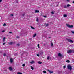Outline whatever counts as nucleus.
<instances>
[{
    "instance_id": "nucleus-1",
    "label": "nucleus",
    "mask_w": 74,
    "mask_h": 74,
    "mask_svg": "<svg viewBox=\"0 0 74 74\" xmlns=\"http://www.w3.org/2000/svg\"><path fill=\"white\" fill-rule=\"evenodd\" d=\"M67 69L68 70H70V71H71V70H72V67H71V66L70 65H68L67 66Z\"/></svg>"
},
{
    "instance_id": "nucleus-2",
    "label": "nucleus",
    "mask_w": 74,
    "mask_h": 74,
    "mask_svg": "<svg viewBox=\"0 0 74 74\" xmlns=\"http://www.w3.org/2000/svg\"><path fill=\"white\" fill-rule=\"evenodd\" d=\"M74 50H68L67 51V53H74Z\"/></svg>"
},
{
    "instance_id": "nucleus-3",
    "label": "nucleus",
    "mask_w": 74,
    "mask_h": 74,
    "mask_svg": "<svg viewBox=\"0 0 74 74\" xmlns=\"http://www.w3.org/2000/svg\"><path fill=\"white\" fill-rule=\"evenodd\" d=\"M66 40L69 42H70L71 43H73L74 42L73 40L70 39H66Z\"/></svg>"
},
{
    "instance_id": "nucleus-4",
    "label": "nucleus",
    "mask_w": 74,
    "mask_h": 74,
    "mask_svg": "<svg viewBox=\"0 0 74 74\" xmlns=\"http://www.w3.org/2000/svg\"><path fill=\"white\" fill-rule=\"evenodd\" d=\"M66 26L67 27H69V28H72V27H73V25H70L68 24H66Z\"/></svg>"
},
{
    "instance_id": "nucleus-5",
    "label": "nucleus",
    "mask_w": 74,
    "mask_h": 74,
    "mask_svg": "<svg viewBox=\"0 0 74 74\" xmlns=\"http://www.w3.org/2000/svg\"><path fill=\"white\" fill-rule=\"evenodd\" d=\"M47 71H49V72L50 73H53V71H51L49 70H47Z\"/></svg>"
},
{
    "instance_id": "nucleus-6",
    "label": "nucleus",
    "mask_w": 74,
    "mask_h": 74,
    "mask_svg": "<svg viewBox=\"0 0 74 74\" xmlns=\"http://www.w3.org/2000/svg\"><path fill=\"white\" fill-rule=\"evenodd\" d=\"M35 63V62L34 61H32L31 62H30V63H31V64H33V63Z\"/></svg>"
},
{
    "instance_id": "nucleus-7",
    "label": "nucleus",
    "mask_w": 74,
    "mask_h": 74,
    "mask_svg": "<svg viewBox=\"0 0 74 74\" xmlns=\"http://www.w3.org/2000/svg\"><path fill=\"white\" fill-rule=\"evenodd\" d=\"M9 69L10 70V71H12V68L11 67H9Z\"/></svg>"
},
{
    "instance_id": "nucleus-8",
    "label": "nucleus",
    "mask_w": 74,
    "mask_h": 74,
    "mask_svg": "<svg viewBox=\"0 0 74 74\" xmlns=\"http://www.w3.org/2000/svg\"><path fill=\"white\" fill-rule=\"evenodd\" d=\"M10 61L11 63H12V62H13V59L12 58H11L10 59Z\"/></svg>"
},
{
    "instance_id": "nucleus-9",
    "label": "nucleus",
    "mask_w": 74,
    "mask_h": 74,
    "mask_svg": "<svg viewBox=\"0 0 74 74\" xmlns=\"http://www.w3.org/2000/svg\"><path fill=\"white\" fill-rule=\"evenodd\" d=\"M39 10H35V12L36 13L37 12L38 13L39 12Z\"/></svg>"
},
{
    "instance_id": "nucleus-10",
    "label": "nucleus",
    "mask_w": 74,
    "mask_h": 74,
    "mask_svg": "<svg viewBox=\"0 0 74 74\" xmlns=\"http://www.w3.org/2000/svg\"><path fill=\"white\" fill-rule=\"evenodd\" d=\"M58 56H60L61 57V56H62V54L60 53H58Z\"/></svg>"
},
{
    "instance_id": "nucleus-11",
    "label": "nucleus",
    "mask_w": 74,
    "mask_h": 74,
    "mask_svg": "<svg viewBox=\"0 0 74 74\" xmlns=\"http://www.w3.org/2000/svg\"><path fill=\"white\" fill-rule=\"evenodd\" d=\"M13 42H9V44L10 45H12V44H13Z\"/></svg>"
},
{
    "instance_id": "nucleus-12",
    "label": "nucleus",
    "mask_w": 74,
    "mask_h": 74,
    "mask_svg": "<svg viewBox=\"0 0 74 74\" xmlns=\"http://www.w3.org/2000/svg\"><path fill=\"white\" fill-rule=\"evenodd\" d=\"M36 35H37V34H34L33 35V37H35L36 36Z\"/></svg>"
},
{
    "instance_id": "nucleus-13",
    "label": "nucleus",
    "mask_w": 74,
    "mask_h": 74,
    "mask_svg": "<svg viewBox=\"0 0 74 74\" xmlns=\"http://www.w3.org/2000/svg\"><path fill=\"white\" fill-rule=\"evenodd\" d=\"M5 37H4L3 38V41L4 42V41H5Z\"/></svg>"
},
{
    "instance_id": "nucleus-14",
    "label": "nucleus",
    "mask_w": 74,
    "mask_h": 74,
    "mask_svg": "<svg viewBox=\"0 0 74 74\" xmlns=\"http://www.w3.org/2000/svg\"><path fill=\"white\" fill-rule=\"evenodd\" d=\"M38 64H41L42 62L41 61H38Z\"/></svg>"
},
{
    "instance_id": "nucleus-15",
    "label": "nucleus",
    "mask_w": 74,
    "mask_h": 74,
    "mask_svg": "<svg viewBox=\"0 0 74 74\" xmlns=\"http://www.w3.org/2000/svg\"><path fill=\"white\" fill-rule=\"evenodd\" d=\"M43 73H44V74H46V73H47V72L46 71H43Z\"/></svg>"
},
{
    "instance_id": "nucleus-16",
    "label": "nucleus",
    "mask_w": 74,
    "mask_h": 74,
    "mask_svg": "<svg viewBox=\"0 0 74 74\" xmlns=\"http://www.w3.org/2000/svg\"><path fill=\"white\" fill-rule=\"evenodd\" d=\"M66 62H67V63H70V61L69 60L66 61Z\"/></svg>"
},
{
    "instance_id": "nucleus-17",
    "label": "nucleus",
    "mask_w": 74,
    "mask_h": 74,
    "mask_svg": "<svg viewBox=\"0 0 74 74\" xmlns=\"http://www.w3.org/2000/svg\"><path fill=\"white\" fill-rule=\"evenodd\" d=\"M40 55H42L43 54V52H40Z\"/></svg>"
},
{
    "instance_id": "nucleus-18",
    "label": "nucleus",
    "mask_w": 74,
    "mask_h": 74,
    "mask_svg": "<svg viewBox=\"0 0 74 74\" xmlns=\"http://www.w3.org/2000/svg\"><path fill=\"white\" fill-rule=\"evenodd\" d=\"M6 26V24H5V23H4V24L3 25V26Z\"/></svg>"
},
{
    "instance_id": "nucleus-19",
    "label": "nucleus",
    "mask_w": 74,
    "mask_h": 74,
    "mask_svg": "<svg viewBox=\"0 0 74 74\" xmlns=\"http://www.w3.org/2000/svg\"><path fill=\"white\" fill-rule=\"evenodd\" d=\"M51 13L52 14H54V12L52 11L51 12Z\"/></svg>"
},
{
    "instance_id": "nucleus-20",
    "label": "nucleus",
    "mask_w": 74,
    "mask_h": 74,
    "mask_svg": "<svg viewBox=\"0 0 74 74\" xmlns=\"http://www.w3.org/2000/svg\"><path fill=\"white\" fill-rule=\"evenodd\" d=\"M31 68L32 70H33V69H34V68H33V66H31Z\"/></svg>"
},
{
    "instance_id": "nucleus-21",
    "label": "nucleus",
    "mask_w": 74,
    "mask_h": 74,
    "mask_svg": "<svg viewBox=\"0 0 74 74\" xmlns=\"http://www.w3.org/2000/svg\"><path fill=\"white\" fill-rule=\"evenodd\" d=\"M64 17H67V15L66 14H64Z\"/></svg>"
},
{
    "instance_id": "nucleus-22",
    "label": "nucleus",
    "mask_w": 74,
    "mask_h": 74,
    "mask_svg": "<svg viewBox=\"0 0 74 74\" xmlns=\"http://www.w3.org/2000/svg\"><path fill=\"white\" fill-rule=\"evenodd\" d=\"M17 74H22V73L21 72H18L17 73Z\"/></svg>"
},
{
    "instance_id": "nucleus-23",
    "label": "nucleus",
    "mask_w": 74,
    "mask_h": 74,
    "mask_svg": "<svg viewBox=\"0 0 74 74\" xmlns=\"http://www.w3.org/2000/svg\"><path fill=\"white\" fill-rule=\"evenodd\" d=\"M22 66H23V67H25V64H23L22 65Z\"/></svg>"
},
{
    "instance_id": "nucleus-24",
    "label": "nucleus",
    "mask_w": 74,
    "mask_h": 74,
    "mask_svg": "<svg viewBox=\"0 0 74 74\" xmlns=\"http://www.w3.org/2000/svg\"><path fill=\"white\" fill-rule=\"evenodd\" d=\"M31 28L32 29H35L34 28H33V27H32V26L31 27Z\"/></svg>"
},
{
    "instance_id": "nucleus-25",
    "label": "nucleus",
    "mask_w": 74,
    "mask_h": 74,
    "mask_svg": "<svg viewBox=\"0 0 74 74\" xmlns=\"http://www.w3.org/2000/svg\"><path fill=\"white\" fill-rule=\"evenodd\" d=\"M67 7H70V5L69 4H68L67 5Z\"/></svg>"
},
{
    "instance_id": "nucleus-26",
    "label": "nucleus",
    "mask_w": 74,
    "mask_h": 74,
    "mask_svg": "<svg viewBox=\"0 0 74 74\" xmlns=\"http://www.w3.org/2000/svg\"><path fill=\"white\" fill-rule=\"evenodd\" d=\"M39 46H40V45L39 44H38V48H40V47H39Z\"/></svg>"
},
{
    "instance_id": "nucleus-27",
    "label": "nucleus",
    "mask_w": 74,
    "mask_h": 74,
    "mask_svg": "<svg viewBox=\"0 0 74 74\" xmlns=\"http://www.w3.org/2000/svg\"><path fill=\"white\" fill-rule=\"evenodd\" d=\"M49 56H48L47 58V59H49Z\"/></svg>"
},
{
    "instance_id": "nucleus-28",
    "label": "nucleus",
    "mask_w": 74,
    "mask_h": 74,
    "mask_svg": "<svg viewBox=\"0 0 74 74\" xmlns=\"http://www.w3.org/2000/svg\"><path fill=\"white\" fill-rule=\"evenodd\" d=\"M3 55L5 56H6V54L5 53Z\"/></svg>"
},
{
    "instance_id": "nucleus-29",
    "label": "nucleus",
    "mask_w": 74,
    "mask_h": 74,
    "mask_svg": "<svg viewBox=\"0 0 74 74\" xmlns=\"http://www.w3.org/2000/svg\"><path fill=\"white\" fill-rule=\"evenodd\" d=\"M71 33H73V34H74V31H71Z\"/></svg>"
},
{
    "instance_id": "nucleus-30",
    "label": "nucleus",
    "mask_w": 74,
    "mask_h": 74,
    "mask_svg": "<svg viewBox=\"0 0 74 74\" xmlns=\"http://www.w3.org/2000/svg\"><path fill=\"white\" fill-rule=\"evenodd\" d=\"M51 46H53V43H52L51 44Z\"/></svg>"
},
{
    "instance_id": "nucleus-31",
    "label": "nucleus",
    "mask_w": 74,
    "mask_h": 74,
    "mask_svg": "<svg viewBox=\"0 0 74 74\" xmlns=\"http://www.w3.org/2000/svg\"><path fill=\"white\" fill-rule=\"evenodd\" d=\"M36 21L37 22H38V18H37Z\"/></svg>"
},
{
    "instance_id": "nucleus-32",
    "label": "nucleus",
    "mask_w": 74,
    "mask_h": 74,
    "mask_svg": "<svg viewBox=\"0 0 74 74\" xmlns=\"http://www.w3.org/2000/svg\"><path fill=\"white\" fill-rule=\"evenodd\" d=\"M63 67V69H65L66 68V66H64Z\"/></svg>"
},
{
    "instance_id": "nucleus-33",
    "label": "nucleus",
    "mask_w": 74,
    "mask_h": 74,
    "mask_svg": "<svg viewBox=\"0 0 74 74\" xmlns=\"http://www.w3.org/2000/svg\"><path fill=\"white\" fill-rule=\"evenodd\" d=\"M43 17L44 18H47V16H43Z\"/></svg>"
},
{
    "instance_id": "nucleus-34",
    "label": "nucleus",
    "mask_w": 74,
    "mask_h": 74,
    "mask_svg": "<svg viewBox=\"0 0 74 74\" xmlns=\"http://www.w3.org/2000/svg\"><path fill=\"white\" fill-rule=\"evenodd\" d=\"M46 26H48V24H46Z\"/></svg>"
},
{
    "instance_id": "nucleus-35",
    "label": "nucleus",
    "mask_w": 74,
    "mask_h": 74,
    "mask_svg": "<svg viewBox=\"0 0 74 74\" xmlns=\"http://www.w3.org/2000/svg\"><path fill=\"white\" fill-rule=\"evenodd\" d=\"M4 32H5V31L4 30H3L2 31V32H3V33H4Z\"/></svg>"
},
{
    "instance_id": "nucleus-36",
    "label": "nucleus",
    "mask_w": 74,
    "mask_h": 74,
    "mask_svg": "<svg viewBox=\"0 0 74 74\" xmlns=\"http://www.w3.org/2000/svg\"><path fill=\"white\" fill-rule=\"evenodd\" d=\"M37 55L38 56H39V55L38 54H37Z\"/></svg>"
},
{
    "instance_id": "nucleus-37",
    "label": "nucleus",
    "mask_w": 74,
    "mask_h": 74,
    "mask_svg": "<svg viewBox=\"0 0 74 74\" xmlns=\"http://www.w3.org/2000/svg\"><path fill=\"white\" fill-rule=\"evenodd\" d=\"M24 15H25L24 14H23L22 15V16H24Z\"/></svg>"
},
{
    "instance_id": "nucleus-38",
    "label": "nucleus",
    "mask_w": 74,
    "mask_h": 74,
    "mask_svg": "<svg viewBox=\"0 0 74 74\" xmlns=\"http://www.w3.org/2000/svg\"><path fill=\"white\" fill-rule=\"evenodd\" d=\"M12 33V32H9V33Z\"/></svg>"
},
{
    "instance_id": "nucleus-39",
    "label": "nucleus",
    "mask_w": 74,
    "mask_h": 74,
    "mask_svg": "<svg viewBox=\"0 0 74 74\" xmlns=\"http://www.w3.org/2000/svg\"><path fill=\"white\" fill-rule=\"evenodd\" d=\"M17 45H18V46H19V44H18Z\"/></svg>"
},
{
    "instance_id": "nucleus-40",
    "label": "nucleus",
    "mask_w": 74,
    "mask_h": 74,
    "mask_svg": "<svg viewBox=\"0 0 74 74\" xmlns=\"http://www.w3.org/2000/svg\"><path fill=\"white\" fill-rule=\"evenodd\" d=\"M2 1V0H0V2H1Z\"/></svg>"
},
{
    "instance_id": "nucleus-41",
    "label": "nucleus",
    "mask_w": 74,
    "mask_h": 74,
    "mask_svg": "<svg viewBox=\"0 0 74 74\" xmlns=\"http://www.w3.org/2000/svg\"><path fill=\"white\" fill-rule=\"evenodd\" d=\"M11 16H13V14H11Z\"/></svg>"
},
{
    "instance_id": "nucleus-42",
    "label": "nucleus",
    "mask_w": 74,
    "mask_h": 74,
    "mask_svg": "<svg viewBox=\"0 0 74 74\" xmlns=\"http://www.w3.org/2000/svg\"><path fill=\"white\" fill-rule=\"evenodd\" d=\"M5 44V43H3V45H4Z\"/></svg>"
},
{
    "instance_id": "nucleus-43",
    "label": "nucleus",
    "mask_w": 74,
    "mask_h": 74,
    "mask_svg": "<svg viewBox=\"0 0 74 74\" xmlns=\"http://www.w3.org/2000/svg\"><path fill=\"white\" fill-rule=\"evenodd\" d=\"M17 38H19V36L17 37Z\"/></svg>"
},
{
    "instance_id": "nucleus-44",
    "label": "nucleus",
    "mask_w": 74,
    "mask_h": 74,
    "mask_svg": "<svg viewBox=\"0 0 74 74\" xmlns=\"http://www.w3.org/2000/svg\"><path fill=\"white\" fill-rule=\"evenodd\" d=\"M73 3L74 4V1H73Z\"/></svg>"
}]
</instances>
